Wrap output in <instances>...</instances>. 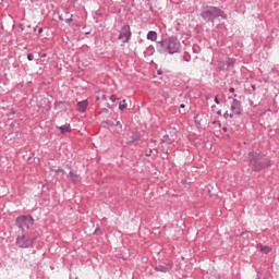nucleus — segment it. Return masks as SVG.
<instances>
[{"instance_id":"1","label":"nucleus","mask_w":279,"mask_h":279,"mask_svg":"<svg viewBox=\"0 0 279 279\" xmlns=\"http://www.w3.org/2000/svg\"><path fill=\"white\" fill-rule=\"evenodd\" d=\"M248 160L253 171H260L262 169H266V167L271 165V161L267 157L263 156L259 151L250 153Z\"/></svg>"},{"instance_id":"2","label":"nucleus","mask_w":279,"mask_h":279,"mask_svg":"<svg viewBox=\"0 0 279 279\" xmlns=\"http://www.w3.org/2000/svg\"><path fill=\"white\" fill-rule=\"evenodd\" d=\"M202 17L205 21H215V19H227V15L216 7H206L202 11Z\"/></svg>"},{"instance_id":"3","label":"nucleus","mask_w":279,"mask_h":279,"mask_svg":"<svg viewBox=\"0 0 279 279\" xmlns=\"http://www.w3.org/2000/svg\"><path fill=\"white\" fill-rule=\"evenodd\" d=\"M243 114V107L241 106V101L233 99L230 105L229 110L225 113L226 119H239Z\"/></svg>"},{"instance_id":"4","label":"nucleus","mask_w":279,"mask_h":279,"mask_svg":"<svg viewBox=\"0 0 279 279\" xmlns=\"http://www.w3.org/2000/svg\"><path fill=\"white\" fill-rule=\"evenodd\" d=\"M161 47L168 53H178L180 51V41L175 37H170L161 41Z\"/></svg>"},{"instance_id":"5","label":"nucleus","mask_w":279,"mask_h":279,"mask_svg":"<svg viewBox=\"0 0 279 279\" xmlns=\"http://www.w3.org/2000/svg\"><path fill=\"white\" fill-rule=\"evenodd\" d=\"M16 226H19L21 230H29V228L34 226V218L31 216H20L16 218Z\"/></svg>"},{"instance_id":"6","label":"nucleus","mask_w":279,"mask_h":279,"mask_svg":"<svg viewBox=\"0 0 279 279\" xmlns=\"http://www.w3.org/2000/svg\"><path fill=\"white\" fill-rule=\"evenodd\" d=\"M119 40H121V43H128L130 40V38H132V32L130 31V25H124L119 34Z\"/></svg>"},{"instance_id":"7","label":"nucleus","mask_w":279,"mask_h":279,"mask_svg":"<svg viewBox=\"0 0 279 279\" xmlns=\"http://www.w3.org/2000/svg\"><path fill=\"white\" fill-rule=\"evenodd\" d=\"M32 240L25 238L24 234L22 235H19L17 239H16V245L19 247H29V245H32Z\"/></svg>"},{"instance_id":"8","label":"nucleus","mask_w":279,"mask_h":279,"mask_svg":"<svg viewBox=\"0 0 279 279\" xmlns=\"http://www.w3.org/2000/svg\"><path fill=\"white\" fill-rule=\"evenodd\" d=\"M86 108H88V100H83L77 104L78 112H86Z\"/></svg>"},{"instance_id":"9","label":"nucleus","mask_w":279,"mask_h":279,"mask_svg":"<svg viewBox=\"0 0 279 279\" xmlns=\"http://www.w3.org/2000/svg\"><path fill=\"white\" fill-rule=\"evenodd\" d=\"M147 40H151V43H156V40H158V33L154 31L148 32Z\"/></svg>"},{"instance_id":"10","label":"nucleus","mask_w":279,"mask_h":279,"mask_svg":"<svg viewBox=\"0 0 279 279\" xmlns=\"http://www.w3.org/2000/svg\"><path fill=\"white\" fill-rule=\"evenodd\" d=\"M257 248L259 250V252H262V254H269V252H271V247L263 246L262 244H258Z\"/></svg>"},{"instance_id":"11","label":"nucleus","mask_w":279,"mask_h":279,"mask_svg":"<svg viewBox=\"0 0 279 279\" xmlns=\"http://www.w3.org/2000/svg\"><path fill=\"white\" fill-rule=\"evenodd\" d=\"M69 175H70L71 182H74V183L80 182V175H77V173L70 171Z\"/></svg>"},{"instance_id":"12","label":"nucleus","mask_w":279,"mask_h":279,"mask_svg":"<svg viewBox=\"0 0 279 279\" xmlns=\"http://www.w3.org/2000/svg\"><path fill=\"white\" fill-rule=\"evenodd\" d=\"M61 134H66V132H71V128L69 125H62L59 128Z\"/></svg>"},{"instance_id":"13","label":"nucleus","mask_w":279,"mask_h":279,"mask_svg":"<svg viewBox=\"0 0 279 279\" xmlns=\"http://www.w3.org/2000/svg\"><path fill=\"white\" fill-rule=\"evenodd\" d=\"M169 267L167 266H157L156 267V271H162L163 274H167V271H169Z\"/></svg>"},{"instance_id":"14","label":"nucleus","mask_w":279,"mask_h":279,"mask_svg":"<svg viewBox=\"0 0 279 279\" xmlns=\"http://www.w3.org/2000/svg\"><path fill=\"white\" fill-rule=\"evenodd\" d=\"M125 108H128V102H125V100H122L119 105V109L120 110H125Z\"/></svg>"},{"instance_id":"15","label":"nucleus","mask_w":279,"mask_h":279,"mask_svg":"<svg viewBox=\"0 0 279 279\" xmlns=\"http://www.w3.org/2000/svg\"><path fill=\"white\" fill-rule=\"evenodd\" d=\"M54 173L57 175H64V170L63 169H58V170H54Z\"/></svg>"},{"instance_id":"16","label":"nucleus","mask_w":279,"mask_h":279,"mask_svg":"<svg viewBox=\"0 0 279 279\" xmlns=\"http://www.w3.org/2000/svg\"><path fill=\"white\" fill-rule=\"evenodd\" d=\"M27 60H29V62H32V60H34V54H32V53L27 54Z\"/></svg>"},{"instance_id":"17","label":"nucleus","mask_w":279,"mask_h":279,"mask_svg":"<svg viewBox=\"0 0 279 279\" xmlns=\"http://www.w3.org/2000/svg\"><path fill=\"white\" fill-rule=\"evenodd\" d=\"M117 99H119V98H117L116 95H111V96H110V101H117Z\"/></svg>"},{"instance_id":"18","label":"nucleus","mask_w":279,"mask_h":279,"mask_svg":"<svg viewBox=\"0 0 279 279\" xmlns=\"http://www.w3.org/2000/svg\"><path fill=\"white\" fill-rule=\"evenodd\" d=\"M116 125H118L120 128V130H123V124H121L120 121H117Z\"/></svg>"},{"instance_id":"19","label":"nucleus","mask_w":279,"mask_h":279,"mask_svg":"<svg viewBox=\"0 0 279 279\" xmlns=\"http://www.w3.org/2000/svg\"><path fill=\"white\" fill-rule=\"evenodd\" d=\"M94 234H101V230H99V228H96Z\"/></svg>"},{"instance_id":"20","label":"nucleus","mask_w":279,"mask_h":279,"mask_svg":"<svg viewBox=\"0 0 279 279\" xmlns=\"http://www.w3.org/2000/svg\"><path fill=\"white\" fill-rule=\"evenodd\" d=\"M215 104L219 105V97H215Z\"/></svg>"},{"instance_id":"21","label":"nucleus","mask_w":279,"mask_h":279,"mask_svg":"<svg viewBox=\"0 0 279 279\" xmlns=\"http://www.w3.org/2000/svg\"><path fill=\"white\" fill-rule=\"evenodd\" d=\"M73 21V17L66 19L65 22L66 23H71Z\"/></svg>"},{"instance_id":"22","label":"nucleus","mask_w":279,"mask_h":279,"mask_svg":"<svg viewBox=\"0 0 279 279\" xmlns=\"http://www.w3.org/2000/svg\"><path fill=\"white\" fill-rule=\"evenodd\" d=\"M136 141V138L131 137V140L129 141V143H134Z\"/></svg>"},{"instance_id":"23","label":"nucleus","mask_w":279,"mask_h":279,"mask_svg":"<svg viewBox=\"0 0 279 279\" xmlns=\"http://www.w3.org/2000/svg\"><path fill=\"white\" fill-rule=\"evenodd\" d=\"M229 93H234V87L229 88Z\"/></svg>"},{"instance_id":"24","label":"nucleus","mask_w":279,"mask_h":279,"mask_svg":"<svg viewBox=\"0 0 279 279\" xmlns=\"http://www.w3.org/2000/svg\"><path fill=\"white\" fill-rule=\"evenodd\" d=\"M180 108H186V105L185 104H181Z\"/></svg>"},{"instance_id":"25","label":"nucleus","mask_w":279,"mask_h":279,"mask_svg":"<svg viewBox=\"0 0 279 279\" xmlns=\"http://www.w3.org/2000/svg\"><path fill=\"white\" fill-rule=\"evenodd\" d=\"M38 34H43V28H39Z\"/></svg>"},{"instance_id":"26","label":"nucleus","mask_w":279,"mask_h":279,"mask_svg":"<svg viewBox=\"0 0 279 279\" xmlns=\"http://www.w3.org/2000/svg\"><path fill=\"white\" fill-rule=\"evenodd\" d=\"M227 131V129L226 128H223V132H226Z\"/></svg>"},{"instance_id":"27","label":"nucleus","mask_w":279,"mask_h":279,"mask_svg":"<svg viewBox=\"0 0 279 279\" xmlns=\"http://www.w3.org/2000/svg\"><path fill=\"white\" fill-rule=\"evenodd\" d=\"M256 279H258V278H256Z\"/></svg>"}]
</instances>
